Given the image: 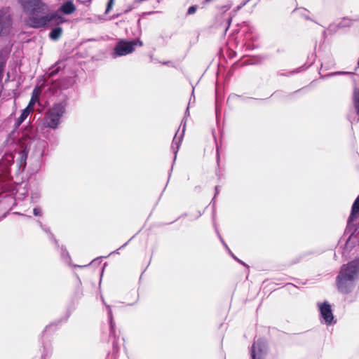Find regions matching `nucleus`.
I'll use <instances>...</instances> for the list:
<instances>
[{
	"instance_id": "obj_19",
	"label": "nucleus",
	"mask_w": 359,
	"mask_h": 359,
	"mask_svg": "<svg viewBox=\"0 0 359 359\" xmlns=\"http://www.w3.org/2000/svg\"><path fill=\"white\" fill-rule=\"evenodd\" d=\"M4 68V64L0 62V80L1 79V74Z\"/></svg>"
},
{
	"instance_id": "obj_7",
	"label": "nucleus",
	"mask_w": 359,
	"mask_h": 359,
	"mask_svg": "<svg viewBox=\"0 0 359 359\" xmlns=\"http://www.w3.org/2000/svg\"><path fill=\"white\" fill-rule=\"evenodd\" d=\"M321 318L327 325H330L334 319L331 306L327 302L319 304Z\"/></svg>"
},
{
	"instance_id": "obj_2",
	"label": "nucleus",
	"mask_w": 359,
	"mask_h": 359,
	"mask_svg": "<svg viewBox=\"0 0 359 359\" xmlns=\"http://www.w3.org/2000/svg\"><path fill=\"white\" fill-rule=\"evenodd\" d=\"M65 106L62 103H57L53 105L44 114L41 120L42 126L45 128L56 129L60 123V118L65 113Z\"/></svg>"
},
{
	"instance_id": "obj_6",
	"label": "nucleus",
	"mask_w": 359,
	"mask_h": 359,
	"mask_svg": "<svg viewBox=\"0 0 359 359\" xmlns=\"http://www.w3.org/2000/svg\"><path fill=\"white\" fill-rule=\"evenodd\" d=\"M10 7L0 8V32L5 33L6 29L9 27L11 24V18L9 14Z\"/></svg>"
},
{
	"instance_id": "obj_10",
	"label": "nucleus",
	"mask_w": 359,
	"mask_h": 359,
	"mask_svg": "<svg viewBox=\"0 0 359 359\" xmlns=\"http://www.w3.org/2000/svg\"><path fill=\"white\" fill-rule=\"evenodd\" d=\"M41 93V89L39 88H35L32 94V97L29 100V102L27 105V108L32 109L33 111L34 106L36 104V102H39V97Z\"/></svg>"
},
{
	"instance_id": "obj_14",
	"label": "nucleus",
	"mask_w": 359,
	"mask_h": 359,
	"mask_svg": "<svg viewBox=\"0 0 359 359\" xmlns=\"http://www.w3.org/2000/svg\"><path fill=\"white\" fill-rule=\"evenodd\" d=\"M62 34V29L60 27L54 28L50 33V38L53 40H57Z\"/></svg>"
},
{
	"instance_id": "obj_5",
	"label": "nucleus",
	"mask_w": 359,
	"mask_h": 359,
	"mask_svg": "<svg viewBox=\"0 0 359 359\" xmlns=\"http://www.w3.org/2000/svg\"><path fill=\"white\" fill-rule=\"evenodd\" d=\"M266 355V344L263 339H258L251 348L252 359H264Z\"/></svg>"
},
{
	"instance_id": "obj_9",
	"label": "nucleus",
	"mask_w": 359,
	"mask_h": 359,
	"mask_svg": "<svg viewBox=\"0 0 359 359\" xmlns=\"http://www.w3.org/2000/svg\"><path fill=\"white\" fill-rule=\"evenodd\" d=\"M358 216H359V196L356 198V199L355 200V201L352 205L351 215H350V216L348 217V224H350V223L353 222V221H355V219H357Z\"/></svg>"
},
{
	"instance_id": "obj_17",
	"label": "nucleus",
	"mask_w": 359,
	"mask_h": 359,
	"mask_svg": "<svg viewBox=\"0 0 359 359\" xmlns=\"http://www.w3.org/2000/svg\"><path fill=\"white\" fill-rule=\"evenodd\" d=\"M197 10V6H191L188 9V11H187V13L189 15H191V14H194Z\"/></svg>"
},
{
	"instance_id": "obj_3",
	"label": "nucleus",
	"mask_w": 359,
	"mask_h": 359,
	"mask_svg": "<svg viewBox=\"0 0 359 359\" xmlns=\"http://www.w3.org/2000/svg\"><path fill=\"white\" fill-rule=\"evenodd\" d=\"M137 46H142V41L139 39L130 41L123 39L120 40L117 42L114 49V54L116 56H123L128 55L135 50Z\"/></svg>"
},
{
	"instance_id": "obj_11",
	"label": "nucleus",
	"mask_w": 359,
	"mask_h": 359,
	"mask_svg": "<svg viewBox=\"0 0 359 359\" xmlns=\"http://www.w3.org/2000/svg\"><path fill=\"white\" fill-rule=\"evenodd\" d=\"M61 11L65 14L70 15L76 11V7L72 1H67L62 6Z\"/></svg>"
},
{
	"instance_id": "obj_22",
	"label": "nucleus",
	"mask_w": 359,
	"mask_h": 359,
	"mask_svg": "<svg viewBox=\"0 0 359 359\" xmlns=\"http://www.w3.org/2000/svg\"><path fill=\"white\" fill-rule=\"evenodd\" d=\"M338 279H341V278H338ZM342 280H339V282H337V284H339V283H340L341 281H342Z\"/></svg>"
},
{
	"instance_id": "obj_18",
	"label": "nucleus",
	"mask_w": 359,
	"mask_h": 359,
	"mask_svg": "<svg viewBox=\"0 0 359 359\" xmlns=\"http://www.w3.org/2000/svg\"><path fill=\"white\" fill-rule=\"evenodd\" d=\"M33 213L35 216H41V210L39 208H34L33 210Z\"/></svg>"
},
{
	"instance_id": "obj_12",
	"label": "nucleus",
	"mask_w": 359,
	"mask_h": 359,
	"mask_svg": "<svg viewBox=\"0 0 359 359\" xmlns=\"http://www.w3.org/2000/svg\"><path fill=\"white\" fill-rule=\"evenodd\" d=\"M32 110L26 107L21 113L20 116L18 118L16 122H15V128H18L21 124L26 119V118L28 116V115L29 114V113L32 111Z\"/></svg>"
},
{
	"instance_id": "obj_16",
	"label": "nucleus",
	"mask_w": 359,
	"mask_h": 359,
	"mask_svg": "<svg viewBox=\"0 0 359 359\" xmlns=\"http://www.w3.org/2000/svg\"><path fill=\"white\" fill-rule=\"evenodd\" d=\"M114 4V0H109L107 5L105 13H108L111 10Z\"/></svg>"
},
{
	"instance_id": "obj_1",
	"label": "nucleus",
	"mask_w": 359,
	"mask_h": 359,
	"mask_svg": "<svg viewBox=\"0 0 359 359\" xmlns=\"http://www.w3.org/2000/svg\"><path fill=\"white\" fill-rule=\"evenodd\" d=\"M18 2L22 9L30 15L46 13L44 15L29 18V26L33 28L48 27L50 22L58 17L56 13H47L49 11V6L43 0H18Z\"/></svg>"
},
{
	"instance_id": "obj_20",
	"label": "nucleus",
	"mask_w": 359,
	"mask_h": 359,
	"mask_svg": "<svg viewBox=\"0 0 359 359\" xmlns=\"http://www.w3.org/2000/svg\"><path fill=\"white\" fill-rule=\"evenodd\" d=\"M299 261H300V258H297V259H293V260L291 262V263H292V264H297V263H298Z\"/></svg>"
},
{
	"instance_id": "obj_15",
	"label": "nucleus",
	"mask_w": 359,
	"mask_h": 359,
	"mask_svg": "<svg viewBox=\"0 0 359 359\" xmlns=\"http://www.w3.org/2000/svg\"><path fill=\"white\" fill-rule=\"evenodd\" d=\"M60 67H55V66L52 67L49 69V73H48L49 77H52V76H54L55 75H56L60 72Z\"/></svg>"
},
{
	"instance_id": "obj_23",
	"label": "nucleus",
	"mask_w": 359,
	"mask_h": 359,
	"mask_svg": "<svg viewBox=\"0 0 359 359\" xmlns=\"http://www.w3.org/2000/svg\"><path fill=\"white\" fill-rule=\"evenodd\" d=\"M337 74H344V72H337Z\"/></svg>"
},
{
	"instance_id": "obj_13",
	"label": "nucleus",
	"mask_w": 359,
	"mask_h": 359,
	"mask_svg": "<svg viewBox=\"0 0 359 359\" xmlns=\"http://www.w3.org/2000/svg\"><path fill=\"white\" fill-rule=\"evenodd\" d=\"M353 102L354 108L357 112V114L358 115V120H359V88H355L353 91Z\"/></svg>"
},
{
	"instance_id": "obj_21",
	"label": "nucleus",
	"mask_w": 359,
	"mask_h": 359,
	"mask_svg": "<svg viewBox=\"0 0 359 359\" xmlns=\"http://www.w3.org/2000/svg\"><path fill=\"white\" fill-rule=\"evenodd\" d=\"M212 1V0H205V1H204V2H205V3H208V2Z\"/></svg>"
},
{
	"instance_id": "obj_4",
	"label": "nucleus",
	"mask_w": 359,
	"mask_h": 359,
	"mask_svg": "<svg viewBox=\"0 0 359 359\" xmlns=\"http://www.w3.org/2000/svg\"><path fill=\"white\" fill-rule=\"evenodd\" d=\"M358 273L359 261L354 260L342 266L340 271V276H338V278H340L341 280L352 281L358 276Z\"/></svg>"
},
{
	"instance_id": "obj_8",
	"label": "nucleus",
	"mask_w": 359,
	"mask_h": 359,
	"mask_svg": "<svg viewBox=\"0 0 359 359\" xmlns=\"http://www.w3.org/2000/svg\"><path fill=\"white\" fill-rule=\"evenodd\" d=\"M30 138L27 135H23L18 142L19 146L20 147V151H19L20 158L21 162H25L27 158V155L29 151V142Z\"/></svg>"
}]
</instances>
